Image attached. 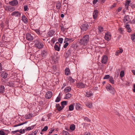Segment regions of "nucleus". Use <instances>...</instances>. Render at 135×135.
Returning <instances> with one entry per match:
<instances>
[{
	"instance_id": "obj_1",
	"label": "nucleus",
	"mask_w": 135,
	"mask_h": 135,
	"mask_svg": "<svg viewBox=\"0 0 135 135\" xmlns=\"http://www.w3.org/2000/svg\"><path fill=\"white\" fill-rule=\"evenodd\" d=\"M89 36L88 35L84 36L82 38H81L79 42L81 45L84 46L86 45L89 41Z\"/></svg>"
},
{
	"instance_id": "obj_2",
	"label": "nucleus",
	"mask_w": 135,
	"mask_h": 135,
	"mask_svg": "<svg viewBox=\"0 0 135 135\" xmlns=\"http://www.w3.org/2000/svg\"><path fill=\"white\" fill-rule=\"evenodd\" d=\"M40 39L37 38L34 41L35 47L38 49H41L44 46L43 43L40 42Z\"/></svg>"
},
{
	"instance_id": "obj_3",
	"label": "nucleus",
	"mask_w": 135,
	"mask_h": 135,
	"mask_svg": "<svg viewBox=\"0 0 135 135\" xmlns=\"http://www.w3.org/2000/svg\"><path fill=\"white\" fill-rule=\"evenodd\" d=\"M106 88L107 90L109 91L110 93L114 95L115 94V90L113 87L110 85L108 84L107 85L106 87Z\"/></svg>"
},
{
	"instance_id": "obj_4",
	"label": "nucleus",
	"mask_w": 135,
	"mask_h": 135,
	"mask_svg": "<svg viewBox=\"0 0 135 135\" xmlns=\"http://www.w3.org/2000/svg\"><path fill=\"white\" fill-rule=\"evenodd\" d=\"M131 2L130 1L126 0V3H125V8L126 10H127L128 9V6H130L132 8H135V4L131 3L130 5V3Z\"/></svg>"
},
{
	"instance_id": "obj_5",
	"label": "nucleus",
	"mask_w": 135,
	"mask_h": 135,
	"mask_svg": "<svg viewBox=\"0 0 135 135\" xmlns=\"http://www.w3.org/2000/svg\"><path fill=\"white\" fill-rule=\"evenodd\" d=\"M89 26L87 23H84L80 27L81 31H85L88 28Z\"/></svg>"
},
{
	"instance_id": "obj_6",
	"label": "nucleus",
	"mask_w": 135,
	"mask_h": 135,
	"mask_svg": "<svg viewBox=\"0 0 135 135\" xmlns=\"http://www.w3.org/2000/svg\"><path fill=\"white\" fill-rule=\"evenodd\" d=\"M130 19L129 15L125 16L123 18V22L128 24L129 23Z\"/></svg>"
},
{
	"instance_id": "obj_7",
	"label": "nucleus",
	"mask_w": 135,
	"mask_h": 135,
	"mask_svg": "<svg viewBox=\"0 0 135 135\" xmlns=\"http://www.w3.org/2000/svg\"><path fill=\"white\" fill-rule=\"evenodd\" d=\"M61 44H59L58 42H56L54 46V48L55 50L59 51L60 50Z\"/></svg>"
},
{
	"instance_id": "obj_8",
	"label": "nucleus",
	"mask_w": 135,
	"mask_h": 135,
	"mask_svg": "<svg viewBox=\"0 0 135 135\" xmlns=\"http://www.w3.org/2000/svg\"><path fill=\"white\" fill-rule=\"evenodd\" d=\"M111 35L109 32H107L105 35L104 38L105 40L108 41L111 39Z\"/></svg>"
},
{
	"instance_id": "obj_9",
	"label": "nucleus",
	"mask_w": 135,
	"mask_h": 135,
	"mask_svg": "<svg viewBox=\"0 0 135 135\" xmlns=\"http://www.w3.org/2000/svg\"><path fill=\"white\" fill-rule=\"evenodd\" d=\"M9 3L11 6H15L18 4V2L17 0H13L9 2Z\"/></svg>"
},
{
	"instance_id": "obj_10",
	"label": "nucleus",
	"mask_w": 135,
	"mask_h": 135,
	"mask_svg": "<svg viewBox=\"0 0 135 135\" xmlns=\"http://www.w3.org/2000/svg\"><path fill=\"white\" fill-rule=\"evenodd\" d=\"M52 96V92L51 91H47L45 94L46 98L47 99H50Z\"/></svg>"
},
{
	"instance_id": "obj_11",
	"label": "nucleus",
	"mask_w": 135,
	"mask_h": 135,
	"mask_svg": "<svg viewBox=\"0 0 135 135\" xmlns=\"http://www.w3.org/2000/svg\"><path fill=\"white\" fill-rule=\"evenodd\" d=\"M26 38L27 40L29 41H31L33 40V37L31 34L28 33L26 34Z\"/></svg>"
},
{
	"instance_id": "obj_12",
	"label": "nucleus",
	"mask_w": 135,
	"mask_h": 135,
	"mask_svg": "<svg viewBox=\"0 0 135 135\" xmlns=\"http://www.w3.org/2000/svg\"><path fill=\"white\" fill-rule=\"evenodd\" d=\"M21 15V13L18 11H15L12 12L11 15L19 17H20Z\"/></svg>"
},
{
	"instance_id": "obj_13",
	"label": "nucleus",
	"mask_w": 135,
	"mask_h": 135,
	"mask_svg": "<svg viewBox=\"0 0 135 135\" xmlns=\"http://www.w3.org/2000/svg\"><path fill=\"white\" fill-rule=\"evenodd\" d=\"M108 57L104 55L103 56L101 62L102 63L105 64L107 61Z\"/></svg>"
},
{
	"instance_id": "obj_14",
	"label": "nucleus",
	"mask_w": 135,
	"mask_h": 135,
	"mask_svg": "<svg viewBox=\"0 0 135 135\" xmlns=\"http://www.w3.org/2000/svg\"><path fill=\"white\" fill-rule=\"evenodd\" d=\"M61 6V3L60 1H58L56 4V9L58 10L60 9Z\"/></svg>"
},
{
	"instance_id": "obj_15",
	"label": "nucleus",
	"mask_w": 135,
	"mask_h": 135,
	"mask_svg": "<svg viewBox=\"0 0 135 135\" xmlns=\"http://www.w3.org/2000/svg\"><path fill=\"white\" fill-rule=\"evenodd\" d=\"M77 86L79 88H84L85 87V85L82 83H79L77 84Z\"/></svg>"
},
{
	"instance_id": "obj_16",
	"label": "nucleus",
	"mask_w": 135,
	"mask_h": 135,
	"mask_svg": "<svg viewBox=\"0 0 135 135\" xmlns=\"http://www.w3.org/2000/svg\"><path fill=\"white\" fill-rule=\"evenodd\" d=\"M56 109L58 111H60L64 108V107L61 106L59 104H56Z\"/></svg>"
},
{
	"instance_id": "obj_17",
	"label": "nucleus",
	"mask_w": 135,
	"mask_h": 135,
	"mask_svg": "<svg viewBox=\"0 0 135 135\" xmlns=\"http://www.w3.org/2000/svg\"><path fill=\"white\" fill-rule=\"evenodd\" d=\"M98 14V11L97 10H95L93 13V16L94 19H96L97 17Z\"/></svg>"
},
{
	"instance_id": "obj_18",
	"label": "nucleus",
	"mask_w": 135,
	"mask_h": 135,
	"mask_svg": "<svg viewBox=\"0 0 135 135\" xmlns=\"http://www.w3.org/2000/svg\"><path fill=\"white\" fill-rule=\"evenodd\" d=\"M15 9V8L12 7L7 6L6 7V10H7L11 12H12Z\"/></svg>"
},
{
	"instance_id": "obj_19",
	"label": "nucleus",
	"mask_w": 135,
	"mask_h": 135,
	"mask_svg": "<svg viewBox=\"0 0 135 135\" xmlns=\"http://www.w3.org/2000/svg\"><path fill=\"white\" fill-rule=\"evenodd\" d=\"M32 117V114L31 113H29L25 115V118L26 119H31Z\"/></svg>"
},
{
	"instance_id": "obj_20",
	"label": "nucleus",
	"mask_w": 135,
	"mask_h": 135,
	"mask_svg": "<svg viewBox=\"0 0 135 135\" xmlns=\"http://www.w3.org/2000/svg\"><path fill=\"white\" fill-rule=\"evenodd\" d=\"M22 20L25 23H27L28 22V19L24 15L22 16Z\"/></svg>"
},
{
	"instance_id": "obj_21",
	"label": "nucleus",
	"mask_w": 135,
	"mask_h": 135,
	"mask_svg": "<svg viewBox=\"0 0 135 135\" xmlns=\"http://www.w3.org/2000/svg\"><path fill=\"white\" fill-rule=\"evenodd\" d=\"M55 33V31L52 30H51L48 33V34L50 37L52 36Z\"/></svg>"
},
{
	"instance_id": "obj_22",
	"label": "nucleus",
	"mask_w": 135,
	"mask_h": 135,
	"mask_svg": "<svg viewBox=\"0 0 135 135\" xmlns=\"http://www.w3.org/2000/svg\"><path fill=\"white\" fill-rule=\"evenodd\" d=\"M8 74L6 73H3L1 74V76L2 78H6L7 77Z\"/></svg>"
},
{
	"instance_id": "obj_23",
	"label": "nucleus",
	"mask_w": 135,
	"mask_h": 135,
	"mask_svg": "<svg viewBox=\"0 0 135 135\" xmlns=\"http://www.w3.org/2000/svg\"><path fill=\"white\" fill-rule=\"evenodd\" d=\"M85 104L86 106L89 108H91L92 107V104L90 102L86 103Z\"/></svg>"
},
{
	"instance_id": "obj_24",
	"label": "nucleus",
	"mask_w": 135,
	"mask_h": 135,
	"mask_svg": "<svg viewBox=\"0 0 135 135\" xmlns=\"http://www.w3.org/2000/svg\"><path fill=\"white\" fill-rule=\"evenodd\" d=\"M4 87L3 85H1L0 86V93H3L4 91Z\"/></svg>"
},
{
	"instance_id": "obj_25",
	"label": "nucleus",
	"mask_w": 135,
	"mask_h": 135,
	"mask_svg": "<svg viewBox=\"0 0 135 135\" xmlns=\"http://www.w3.org/2000/svg\"><path fill=\"white\" fill-rule=\"evenodd\" d=\"M71 88L70 87L68 86L65 88L64 90V91L65 93H68L71 90Z\"/></svg>"
},
{
	"instance_id": "obj_26",
	"label": "nucleus",
	"mask_w": 135,
	"mask_h": 135,
	"mask_svg": "<svg viewBox=\"0 0 135 135\" xmlns=\"http://www.w3.org/2000/svg\"><path fill=\"white\" fill-rule=\"evenodd\" d=\"M65 73L66 75H68L70 73L69 69L68 68L66 69L65 70Z\"/></svg>"
},
{
	"instance_id": "obj_27",
	"label": "nucleus",
	"mask_w": 135,
	"mask_h": 135,
	"mask_svg": "<svg viewBox=\"0 0 135 135\" xmlns=\"http://www.w3.org/2000/svg\"><path fill=\"white\" fill-rule=\"evenodd\" d=\"M125 28L127 29V32H130L131 30L130 28L129 27V25H127L125 26Z\"/></svg>"
},
{
	"instance_id": "obj_28",
	"label": "nucleus",
	"mask_w": 135,
	"mask_h": 135,
	"mask_svg": "<svg viewBox=\"0 0 135 135\" xmlns=\"http://www.w3.org/2000/svg\"><path fill=\"white\" fill-rule=\"evenodd\" d=\"M93 95V94L91 92L89 91V92H87L86 93V96L88 97H89Z\"/></svg>"
},
{
	"instance_id": "obj_29",
	"label": "nucleus",
	"mask_w": 135,
	"mask_h": 135,
	"mask_svg": "<svg viewBox=\"0 0 135 135\" xmlns=\"http://www.w3.org/2000/svg\"><path fill=\"white\" fill-rule=\"evenodd\" d=\"M81 104L79 103H77L75 105V108L77 110L79 109L80 108Z\"/></svg>"
},
{
	"instance_id": "obj_30",
	"label": "nucleus",
	"mask_w": 135,
	"mask_h": 135,
	"mask_svg": "<svg viewBox=\"0 0 135 135\" xmlns=\"http://www.w3.org/2000/svg\"><path fill=\"white\" fill-rule=\"evenodd\" d=\"M7 85L10 87L13 86L14 85V82L13 81H10L8 83Z\"/></svg>"
},
{
	"instance_id": "obj_31",
	"label": "nucleus",
	"mask_w": 135,
	"mask_h": 135,
	"mask_svg": "<svg viewBox=\"0 0 135 135\" xmlns=\"http://www.w3.org/2000/svg\"><path fill=\"white\" fill-rule=\"evenodd\" d=\"M123 51V50L122 49H120V50H117V51L115 53V55L116 56L118 55V54L119 53H121Z\"/></svg>"
},
{
	"instance_id": "obj_32",
	"label": "nucleus",
	"mask_w": 135,
	"mask_h": 135,
	"mask_svg": "<svg viewBox=\"0 0 135 135\" xmlns=\"http://www.w3.org/2000/svg\"><path fill=\"white\" fill-rule=\"evenodd\" d=\"M74 104H71L69 105V109L70 111L73 110L74 109Z\"/></svg>"
},
{
	"instance_id": "obj_33",
	"label": "nucleus",
	"mask_w": 135,
	"mask_h": 135,
	"mask_svg": "<svg viewBox=\"0 0 135 135\" xmlns=\"http://www.w3.org/2000/svg\"><path fill=\"white\" fill-rule=\"evenodd\" d=\"M35 125H33L31 127H28L26 129V131H29L31 130V129H33L35 126Z\"/></svg>"
},
{
	"instance_id": "obj_34",
	"label": "nucleus",
	"mask_w": 135,
	"mask_h": 135,
	"mask_svg": "<svg viewBox=\"0 0 135 135\" xmlns=\"http://www.w3.org/2000/svg\"><path fill=\"white\" fill-rule=\"evenodd\" d=\"M41 54L43 57L47 55V53L46 51L44 50H43L42 51Z\"/></svg>"
},
{
	"instance_id": "obj_35",
	"label": "nucleus",
	"mask_w": 135,
	"mask_h": 135,
	"mask_svg": "<svg viewBox=\"0 0 135 135\" xmlns=\"http://www.w3.org/2000/svg\"><path fill=\"white\" fill-rule=\"evenodd\" d=\"M109 81L112 84L114 83V80L112 76H110L109 79Z\"/></svg>"
},
{
	"instance_id": "obj_36",
	"label": "nucleus",
	"mask_w": 135,
	"mask_h": 135,
	"mask_svg": "<svg viewBox=\"0 0 135 135\" xmlns=\"http://www.w3.org/2000/svg\"><path fill=\"white\" fill-rule=\"evenodd\" d=\"M71 94L70 93H68L66 94L65 98L68 99L70 98L71 96Z\"/></svg>"
},
{
	"instance_id": "obj_37",
	"label": "nucleus",
	"mask_w": 135,
	"mask_h": 135,
	"mask_svg": "<svg viewBox=\"0 0 135 135\" xmlns=\"http://www.w3.org/2000/svg\"><path fill=\"white\" fill-rule=\"evenodd\" d=\"M67 104V102L66 101H64L61 102V105L62 106H63L64 108V105H66Z\"/></svg>"
},
{
	"instance_id": "obj_38",
	"label": "nucleus",
	"mask_w": 135,
	"mask_h": 135,
	"mask_svg": "<svg viewBox=\"0 0 135 135\" xmlns=\"http://www.w3.org/2000/svg\"><path fill=\"white\" fill-rule=\"evenodd\" d=\"M70 128L71 130L74 131L75 128V126L74 124L71 125L70 127Z\"/></svg>"
},
{
	"instance_id": "obj_39",
	"label": "nucleus",
	"mask_w": 135,
	"mask_h": 135,
	"mask_svg": "<svg viewBox=\"0 0 135 135\" xmlns=\"http://www.w3.org/2000/svg\"><path fill=\"white\" fill-rule=\"evenodd\" d=\"M124 75V72L123 71H121L120 73V76L121 78L123 77Z\"/></svg>"
},
{
	"instance_id": "obj_40",
	"label": "nucleus",
	"mask_w": 135,
	"mask_h": 135,
	"mask_svg": "<svg viewBox=\"0 0 135 135\" xmlns=\"http://www.w3.org/2000/svg\"><path fill=\"white\" fill-rule=\"evenodd\" d=\"M131 38L133 41H135V35H131Z\"/></svg>"
},
{
	"instance_id": "obj_41",
	"label": "nucleus",
	"mask_w": 135,
	"mask_h": 135,
	"mask_svg": "<svg viewBox=\"0 0 135 135\" xmlns=\"http://www.w3.org/2000/svg\"><path fill=\"white\" fill-rule=\"evenodd\" d=\"M48 127L47 126H45L43 129L42 130V131H46L48 129Z\"/></svg>"
},
{
	"instance_id": "obj_42",
	"label": "nucleus",
	"mask_w": 135,
	"mask_h": 135,
	"mask_svg": "<svg viewBox=\"0 0 135 135\" xmlns=\"http://www.w3.org/2000/svg\"><path fill=\"white\" fill-rule=\"evenodd\" d=\"M110 76L108 75H105L103 78L104 79H109Z\"/></svg>"
},
{
	"instance_id": "obj_43",
	"label": "nucleus",
	"mask_w": 135,
	"mask_h": 135,
	"mask_svg": "<svg viewBox=\"0 0 135 135\" xmlns=\"http://www.w3.org/2000/svg\"><path fill=\"white\" fill-rule=\"evenodd\" d=\"M69 80L71 82L74 83V80L71 77H70L69 78Z\"/></svg>"
},
{
	"instance_id": "obj_44",
	"label": "nucleus",
	"mask_w": 135,
	"mask_h": 135,
	"mask_svg": "<svg viewBox=\"0 0 135 135\" xmlns=\"http://www.w3.org/2000/svg\"><path fill=\"white\" fill-rule=\"evenodd\" d=\"M60 28L61 30L63 32L66 29V28L64 27L63 25L60 26Z\"/></svg>"
},
{
	"instance_id": "obj_45",
	"label": "nucleus",
	"mask_w": 135,
	"mask_h": 135,
	"mask_svg": "<svg viewBox=\"0 0 135 135\" xmlns=\"http://www.w3.org/2000/svg\"><path fill=\"white\" fill-rule=\"evenodd\" d=\"M60 100V98L59 97H57L56 98V99L55 101L56 102H58Z\"/></svg>"
},
{
	"instance_id": "obj_46",
	"label": "nucleus",
	"mask_w": 135,
	"mask_h": 135,
	"mask_svg": "<svg viewBox=\"0 0 135 135\" xmlns=\"http://www.w3.org/2000/svg\"><path fill=\"white\" fill-rule=\"evenodd\" d=\"M63 133L64 135H68L69 134V133L67 131L63 130Z\"/></svg>"
},
{
	"instance_id": "obj_47",
	"label": "nucleus",
	"mask_w": 135,
	"mask_h": 135,
	"mask_svg": "<svg viewBox=\"0 0 135 135\" xmlns=\"http://www.w3.org/2000/svg\"><path fill=\"white\" fill-rule=\"evenodd\" d=\"M63 40V39L62 38H59L58 40L59 42L60 43V44H61Z\"/></svg>"
},
{
	"instance_id": "obj_48",
	"label": "nucleus",
	"mask_w": 135,
	"mask_h": 135,
	"mask_svg": "<svg viewBox=\"0 0 135 135\" xmlns=\"http://www.w3.org/2000/svg\"><path fill=\"white\" fill-rule=\"evenodd\" d=\"M99 30L100 32L103 31V28L100 26L99 27H98Z\"/></svg>"
},
{
	"instance_id": "obj_49",
	"label": "nucleus",
	"mask_w": 135,
	"mask_h": 135,
	"mask_svg": "<svg viewBox=\"0 0 135 135\" xmlns=\"http://www.w3.org/2000/svg\"><path fill=\"white\" fill-rule=\"evenodd\" d=\"M5 133L2 130L0 131V135H5Z\"/></svg>"
},
{
	"instance_id": "obj_50",
	"label": "nucleus",
	"mask_w": 135,
	"mask_h": 135,
	"mask_svg": "<svg viewBox=\"0 0 135 135\" xmlns=\"http://www.w3.org/2000/svg\"><path fill=\"white\" fill-rule=\"evenodd\" d=\"M66 54L68 55H70L71 54V50H68L66 53Z\"/></svg>"
},
{
	"instance_id": "obj_51",
	"label": "nucleus",
	"mask_w": 135,
	"mask_h": 135,
	"mask_svg": "<svg viewBox=\"0 0 135 135\" xmlns=\"http://www.w3.org/2000/svg\"><path fill=\"white\" fill-rule=\"evenodd\" d=\"M119 32L120 33H122V31H123V30L122 28H119Z\"/></svg>"
},
{
	"instance_id": "obj_52",
	"label": "nucleus",
	"mask_w": 135,
	"mask_h": 135,
	"mask_svg": "<svg viewBox=\"0 0 135 135\" xmlns=\"http://www.w3.org/2000/svg\"><path fill=\"white\" fill-rule=\"evenodd\" d=\"M68 45L69 43L68 42H66L64 44V48H66L67 46Z\"/></svg>"
},
{
	"instance_id": "obj_53",
	"label": "nucleus",
	"mask_w": 135,
	"mask_h": 135,
	"mask_svg": "<svg viewBox=\"0 0 135 135\" xmlns=\"http://www.w3.org/2000/svg\"><path fill=\"white\" fill-rule=\"evenodd\" d=\"M85 121H86L87 122H90V120L87 117H85Z\"/></svg>"
},
{
	"instance_id": "obj_54",
	"label": "nucleus",
	"mask_w": 135,
	"mask_h": 135,
	"mask_svg": "<svg viewBox=\"0 0 135 135\" xmlns=\"http://www.w3.org/2000/svg\"><path fill=\"white\" fill-rule=\"evenodd\" d=\"M28 9V7L27 6H24V11H26Z\"/></svg>"
},
{
	"instance_id": "obj_55",
	"label": "nucleus",
	"mask_w": 135,
	"mask_h": 135,
	"mask_svg": "<svg viewBox=\"0 0 135 135\" xmlns=\"http://www.w3.org/2000/svg\"><path fill=\"white\" fill-rule=\"evenodd\" d=\"M35 31L37 34H40L39 31L38 30H36Z\"/></svg>"
},
{
	"instance_id": "obj_56",
	"label": "nucleus",
	"mask_w": 135,
	"mask_h": 135,
	"mask_svg": "<svg viewBox=\"0 0 135 135\" xmlns=\"http://www.w3.org/2000/svg\"><path fill=\"white\" fill-rule=\"evenodd\" d=\"M97 1L98 0H94L93 1V4H95Z\"/></svg>"
},
{
	"instance_id": "obj_57",
	"label": "nucleus",
	"mask_w": 135,
	"mask_h": 135,
	"mask_svg": "<svg viewBox=\"0 0 135 135\" xmlns=\"http://www.w3.org/2000/svg\"><path fill=\"white\" fill-rule=\"evenodd\" d=\"M122 9V8L120 7H119L118 8V10H117L118 12H120L121 10Z\"/></svg>"
},
{
	"instance_id": "obj_58",
	"label": "nucleus",
	"mask_w": 135,
	"mask_h": 135,
	"mask_svg": "<svg viewBox=\"0 0 135 135\" xmlns=\"http://www.w3.org/2000/svg\"><path fill=\"white\" fill-rule=\"evenodd\" d=\"M55 39L54 38H52V39L51 40V42L53 43H54L55 41Z\"/></svg>"
},
{
	"instance_id": "obj_59",
	"label": "nucleus",
	"mask_w": 135,
	"mask_h": 135,
	"mask_svg": "<svg viewBox=\"0 0 135 135\" xmlns=\"http://www.w3.org/2000/svg\"><path fill=\"white\" fill-rule=\"evenodd\" d=\"M21 126L20 124H19L17 125H15L13 127H17L18 126Z\"/></svg>"
},
{
	"instance_id": "obj_60",
	"label": "nucleus",
	"mask_w": 135,
	"mask_h": 135,
	"mask_svg": "<svg viewBox=\"0 0 135 135\" xmlns=\"http://www.w3.org/2000/svg\"><path fill=\"white\" fill-rule=\"evenodd\" d=\"M84 135H90V133L89 132H85Z\"/></svg>"
},
{
	"instance_id": "obj_61",
	"label": "nucleus",
	"mask_w": 135,
	"mask_h": 135,
	"mask_svg": "<svg viewBox=\"0 0 135 135\" xmlns=\"http://www.w3.org/2000/svg\"><path fill=\"white\" fill-rule=\"evenodd\" d=\"M37 131H35L33 133V134L34 135H35L37 133Z\"/></svg>"
},
{
	"instance_id": "obj_62",
	"label": "nucleus",
	"mask_w": 135,
	"mask_h": 135,
	"mask_svg": "<svg viewBox=\"0 0 135 135\" xmlns=\"http://www.w3.org/2000/svg\"><path fill=\"white\" fill-rule=\"evenodd\" d=\"M54 129H51L50 131L49 132V133H51L54 131Z\"/></svg>"
},
{
	"instance_id": "obj_63",
	"label": "nucleus",
	"mask_w": 135,
	"mask_h": 135,
	"mask_svg": "<svg viewBox=\"0 0 135 135\" xmlns=\"http://www.w3.org/2000/svg\"><path fill=\"white\" fill-rule=\"evenodd\" d=\"M132 71L134 75H135V70H132Z\"/></svg>"
},
{
	"instance_id": "obj_64",
	"label": "nucleus",
	"mask_w": 135,
	"mask_h": 135,
	"mask_svg": "<svg viewBox=\"0 0 135 135\" xmlns=\"http://www.w3.org/2000/svg\"><path fill=\"white\" fill-rule=\"evenodd\" d=\"M133 90L134 92H135V84L134 85V88L133 89Z\"/></svg>"
}]
</instances>
